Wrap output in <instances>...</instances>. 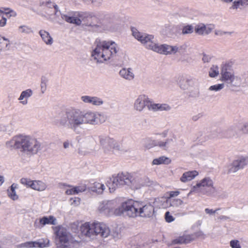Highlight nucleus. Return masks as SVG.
<instances>
[{"instance_id":"36","label":"nucleus","mask_w":248,"mask_h":248,"mask_svg":"<svg viewBox=\"0 0 248 248\" xmlns=\"http://www.w3.org/2000/svg\"><path fill=\"white\" fill-rule=\"evenodd\" d=\"M168 202L170 203V206L171 207H178L183 204V202L179 199H172L168 198Z\"/></svg>"},{"instance_id":"47","label":"nucleus","mask_w":248,"mask_h":248,"mask_svg":"<svg viewBox=\"0 0 248 248\" xmlns=\"http://www.w3.org/2000/svg\"><path fill=\"white\" fill-rule=\"evenodd\" d=\"M102 0H91V4L95 7H99L102 4Z\"/></svg>"},{"instance_id":"12","label":"nucleus","mask_w":248,"mask_h":248,"mask_svg":"<svg viewBox=\"0 0 248 248\" xmlns=\"http://www.w3.org/2000/svg\"><path fill=\"white\" fill-rule=\"evenodd\" d=\"M117 202L114 200L103 201L100 202L98 206V210L101 213L107 216H116L117 210Z\"/></svg>"},{"instance_id":"59","label":"nucleus","mask_w":248,"mask_h":248,"mask_svg":"<svg viewBox=\"0 0 248 248\" xmlns=\"http://www.w3.org/2000/svg\"><path fill=\"white\" fill-rule=\"evenodd\" d=\"M158 146H159L160 147L162 148H163L165 150H167V148H166V144H165V142H163V141H159L158 142L157 144Z\"/></svg>"},{"instance_id":"3","label":"nucleus","mask_w":248,"mask_h":248,"mask_svg":"<svg viewBox=\"0 0 248 248\" xmlns=\"http://www.w3.org/2000/svg\"><path fill=\"white\" fill-rule=\"evenodd\" d=\"M132 34L134 37L143 44L147 49L155 52L169 55L175 54L179 50V48L176 46H171L166 44L158 45L155 42L153 35L140 32L136 29L132 30Z\"/></svg>"},{"instance_id":"60","label":"nucleus","mask_w":248,"mask_h":248,"mask_svg":"<svg viewBox=\"0 0 248 248\" xmlns=\"http://www.w3.org/2000/svg\"><path fill=\"white\" fill-rule=\"evenodd\" d=\"M41 86L42 92V93H44L46 90V83L45 82H44V81H42Z\"/></svg>"},{"instance_id":"50","label":"nucleus","mask_w":248,"mask_h":248,"mask_svg":"<svg viewBox=\"0 0 248 248\" xmlns=\"http://www.w3.org/2000/svg\"><path fill=\"white\" fill-rule=\"evenodd\" d=\"M76 192L75 187H72L71 188L67 189L65 192L67 195H75L77 194Z\"/></svg>"},{"instance_id":"9","label":"nucleus","mask_w":248,"mask_h":248,"mask_svg":"<svg viewBox=\"0 0 248 248\" xmlns=\"http://www.w3.org/2000/svg\"><path fill=\"white\" fill-rule=\"evenodd\" d=\"M139 202L130 200L123 202L122 205L117 207L116 216L124 214L130 217L139 216Z\"/></svg>"},{"instance_id":"48","label":"nucleus","mask_w":248,"mask_h":248,"mask_svg":"<svg viewBox=\"0 0 248 248\" xmlns=\"http://www.w3.org/2000/svg\"><path fill=\"white\" fill-rule=\"evenodd\" d=\"M165 219H166V221L168 222H170L173 221V220H174V217L170 215L169 212H167L165 213Z\"/></svg>"},{"instance_id":"41","label":"nucleus","mask_w":248,"mask_h":248,"mask_svg":"<svg viewBox=\"0 0 248 248\" xmlns=\"http://www.w3.org/2000/svg\"><path fill=\"white\" fill-rule=\"evenodd\" d=\"M232 31H224L220 30H217L215 31V34L217 36H222L224 35H231Z\"/></svg>"},{"instance_id":"21","label":"nucleus","mask_w":248,"mask_h":248,"mask_svg":"<svg viewBox=\"0 0 248 248\" xmlns=\"http://www.w3.org/2000/svg\"><path fill=\"white\" fill-rule=\"evenodd\" d=\"M32 91L31 89H27L22 92L18 98V100L20 101V103L23 105H27L28 103V99L32 95Z\"/></svg>"},{"instance_id":"35","label":"nucleus","mask_w":248,"mask_h":248,"mask_svg":"<svg viewBox=\"0 0 248 248\" xmlns=\"http://www.w3.org/2000/svg\"><path fill=\"white\" fill-rule=\"evenodd\" d=\"M18 31L19 33L24 34H28L33 32V30L31 27L25 25L19 26Z\"/></svg>"},{"instance_id":"33","label":"nucleus","mask_w":248,"mask_h":248,"mask_svg":"<svg viewBox=\"0 0 248 248\" xmlns=\"http://www.w3.org/2000/svg\"><path fill=\"white\" fill-rule=\"evenodd\" d=\"M17 185L14 183L11 185L10 189L7 190L8 196L14 201L17 200L18 199V196L15 191Z\"/></svg>"},{"instance_id":"26","label":"nucleus","mask_w":248,"mask_h":248,"mask_svg":"<svg viewBox=\"0 0 248 248\" xmlns=\"http://www.w3.org/2000/svg\"><path fill=\"white\" fill-rule=\"evenodd\" d=\"M198 174V172L195 170L187 171L183 173L180 178V180L183 183H186L194 179Z\"/></svg>"},{"instance_id":"1","label":"nucleus","mask_w":248,"mask_h":248,"mask_svg":"<svg viewBox=\"0 0 248 248\" xmlns=\"http://www.w3.org/2000/svg\"><path fill=\"white\" fill-rule=\"evenodd\" d=\"M58 121L61 125L78 132L84 125H96L102 123L104 119L103 116L97 112L71 110L62 113Z\"/></svg>"},{"instance_id":"46","label":"nucleus","mask_w":248,"mask_h":248,"mask_svg":"<svg viewBox=\"0 0 248 248\" xmlns=\"http://www.w3.org/2000/svg\"><path fill=\"white\" fill-rule=\"evenodd\" d=\"M80 199L79 198H71L70 199L71 204L75 206L78 205L80 203Z\"/></svg>"},{"instance_id":"52","label":"nucleus","mask_w":248,"mask_h":248,"mask_svg":"<svg viewBox=\"0 0 248 248\" xmlns=\"http://www.w3.org/2000/svg\"><path fill=\"white\" fill-rule=\"evenodd\" d=\"M46 5L50 8H51V7H53L55 10V13H56L58 11V6L56 5H54L53 3H52V2L50 1H48L46 2Z\"/></svg>"},{"instance_id":"25","label":"nucleus","mask_w":248,"mask_h":248,"mask_svg":"<svg viewBox=\"0 0 248 248\" xmlns=\"http://www.w3.org/2000/svg\"><path fill=\"white\" fill-rule=\"evenodd\" d=\"M119 73L122 78L126 80H131L134 78V74L131 68H123L120 70Z\"/></svg>"},{"instance_id":"55","label":"nucleus","mask_w":248,"mask_h":248,"mask_svg":"<svg viewBox=\"0 0 248 248\" xmlns=\"http://www.w3.org/2000/svg\"><path fill=\"white\" fill-rule=\"evenodd\" d=\"M7 19L3 16H2V18L0 20V27H3L6 25Z\"/></svg>"},{"instance_id":"31","label":"nucleus","mask_w":248,"mask_h":248,"mask_svg":"<svg viewBox=\"0 0 248 248\" xmlns=\"http://www.w3.org/2000/svg\"><path fill=\"white\" fill-rule=\"evenodd\" d=\"M170 160L164 156H161L158 158L154 159L152 163L153 165H159L161 164H169L170 163Z\"/></svg>"},{"instance_id":"61","label":"nucleus","mask_w":248,"mask_h":248,"mask_svg":"<svg viewBox=\"0 0 248 248\" xmlns=\"http://www.w3.org/2000/svg\"><path fill=\"white\" fill-rule=\"evenodd\" d=\"M111 19L110 15H105L104 16V20H103L104 24H107L108 23L107 21L108 19Z\"/></svg>"},{"instance_id":"57","label":"nucleus","mask_w":248,"mask_h":248,"mask_svg":"<svg viewBox=\"0 0 248 248\" xmlns=\"http://www.w3.org/2000/svg\"><path fill=\"white\" fill-rule=\"evenodd\" d=\"M179 194V192L176 191H171L170 193V197L169 198H171L177 196Z\"/></svg>"},{"instance_id":"62","label":"nucleus","mask_w":248,"mask_h":248,"mask_svg":"<svg viewBox=\"0 0 248 248\" xmlns=\"http://www.w3.org/2000/svg\"><path fill=\"white\" fill-rule=\"evenodd\" d=\"M10 9L9 8H0V14H5L6 15H7L9 14V12H5V11H8Z\"/></svg>"},{"instance_id":"37","label":"nucleus","mask_w":248,"mask_h":248,"mask_svg":"<svg viewBox=\"0 0 248 248\" xmlns=\"http://www.w3.org/2000/svg\"><path fill=\"white\" fill-rule=\"evenodd\" d=\"M93 191H95L98 194H101L105 189V186L103 184L99 183H96L94 184V186L93 187Z\"/></svg>"},{"instance_id":"11","label":"nucleus","mask_w":248,"mask_h":248,"mask_svg":"<svg viewBox=\"0 0 248 248\" xmlns=\"http://www.w3.org/2000/svg\"><path fill=\"white\" fill-rule=\"evenodd\" d=\"M221 80L234 86H237L241 83V78L235 76L234 72L228 65H224L221 71Z\"/></svg>"},{"instance_id":"8","label":"nucleus","mask_w":248,"mask_h":248,"mask_svg":"<svg viewBox=\"0 0 248 248\" xmlns=\"http://www.w3.org/2000/svg\"><path fill=\"white\" fill-rule=\"evenodd\" d=\"M191 191L207 196H213L216 193L217 189L212 180L209 177H205L194 186L191 188Z\"/></svg>"},{"instance_id":"42","label":"nucleus","mask_w":248,"mask_h":248,"mask_svg":"<svg viewBox=\"0 0 248 248\" xmlns=\"http://www.w3.org/2000/svg\"><path fill=\"white\" fill-rule=\"evenodd\" d=\"M232 248H241L240 242L237 240H232L230 243Z\"/></svg>"},{"instance_id":"16","label":"nucleus","mask_w":248,"mask_h":248,"mask_svg":"<svg viewBox=\"0 0 248 248\" xmlns=\"http://www.w3.org/2000/svg\"><path fill=\"white\" fill-rule=\"evenodd\" d=\"M138 212L140 217H150L154 213V208L150 204H144L143 202H139Z\"/></svg>"},{"instance_id":"43","label":"nucleus","mask_w":248,"mask_h":248,"mask_svg":"<svg viewBox=\"0 0 248 248\" xmlns=\"http://www.w3.org/2000/svg\"><path fill=\"white\" fill-rule=\"evenodd\" d=\"M240 130L244 134H248V122L244 123L240 128Z\"/></svg>"},{"instance_id":"19","label":"nucleus","mask_w":248,"mask_h":248,"mask_svg":"<svg viewBox=\"0 0 248 248\" xmlns=\"http://www.w3.org/2000/svg\"><path fill=\"white\" fill-rule=\"evenodd\" d=\"M212 28L206 26L203 23H200L195 27V31L196 33L200 35H207L212 31Z\"/></svg>"},{"instance_id":"54","label":"nucleus","mask_w":248,"mask_h":248,"mask_svg":"<svg viewBox=\"0 0 248 248\" xmlns=\"http://www.w3.org/2000/svg\"><path fill=\"white\" fill-rule=\"evenodd\" d=\"M218 210H219V209H217L215 210H213V209L206 208L205 209V212L207 214L212 215H214V214H215L217 212V211Z\"/></svg>"},{"instance_id":"49","label":"nucleus","mask_w":248,"mask_h":248,"mask_svg":"<svg viewBox=\"0 0 248 248\" xmlns=\"http://www.w3.org/2000/svg\"><path fill=\"white\" fill-rule=\"evenodd\" d=\"M132 248H143L145 247L144 243L140 242V243H133L132 245Z\"/></svg>"},{"instance_id":"15","label":"nucleus","mask_w":248,"mask_h":248,"mask_svg":"<svg viewBox=\"0 0 248 248\" xmlns=\"http://www.w3.org/2000/svg\"><path fill=\"white\" fill-rule=\"evenodd\" d=\"M56 239L61 243L66 244L71 238L70 233L66 228L62 226H57L54 228Z\"/></svg>"},{"instance_id":"64","label":"nucleus","mask_w":248,"mask_h":248,"mask_svg":"<svg viewBox=\"0 0 248 248\" xmlns=\"http://www.w3.org/2000/svg\"><path fill=\"white\" fill-rule=\"evenodd\" d=\"M57 248H70L67 245H62L60 246L57 247Z\"/></svg>"},{"instance_id":"6","label":"nucleus","mask_w":248,"mask_h":248,"mask_svg":"<svg viewBox=\"0 0 248 248\" xmlns=\"http://www.w3.org/2000/svg\"><path fill=\"white\" fill-rule=\"evenodd\" d=\"M81 231L83 234L91 239L105 238L109 236L110 229L106 224L103 222H86L81 227Z\"/></svg>"},{"instance_id":"51","label":"nucleus","mask_w":248,"mask_h":248,"mask_svg":"<svg viewBox=\"0 0 248 248\" xmlns=\"http://www.w3.org/2000/svg\"><path fill=\"white\" fill-rule=\"evenodd\" d=\"M143 183H144V186H149L152 184V181H151L149 178L146 176L143 177Z\"/></svg>"},{"instance_id":"44","label":"nucleus","mask_w":248,"mask_h":248,"mask_svg":"<svg viewBox=\"0 0 248 248\" xmlns=\"http://www.w3.org/2000/svg\"><path fill=\"white\" fill-rule=\"evenodd\" d=\"M174 142L173 138L167 139L165 141L167 149L173 146V143Z\"/></svg>"},{"instance_id":"7","label":"nucleus","mask_w":248,"mask_h":248,"mask_svg":"<svg viewBox=\"0 0 248 248\" xmlns=\"http://www.w3.org/2000/svg\"><path fill=\"white\" fill-rule=\"evenodd\" d=\"M179 87L183 90L188 91L189 96L197 97L200 95V81L195 78L181 76L177 80Z\"/></svg>"},{"instance_id":"29","label":"nucleus","mask_w":248,"mask_h":248,"mask_svg":"<svg viewBox=\"0 0 248 248\" xmlns=\"http://www.w3.org/2000/svg\"><path fill=\"white\" fill-rule=\"evenodd\" d=\"M62 18L65 21L70 23L75 24L76 25H79L81 23V21L79 18L75 16H71L66 15H62Z\"/></svg>"},{"instance_id":"39","label":"nucleus","mask_w":248,"mask_h":248,"mask_svg":"<svg viewBox=\"0 0 248 248\" xmlns=\"http://www.w3.org/2000/svg\"><path fill=\"white\" fill-rule=\"evenodd\" d=\"M193 31V28L192 25H186L183 28L182 34H186L192 33Z\"/></svg>"},{"instance_id":"4","label":"nucleus","mask_w":248,"mask_h":248,"mask_svg":"<svg viewBox=\"0 0 248 248\" xmlns=\"http://www.w3.org/2000/svg\"><path fill=\"white\" fill-rule=\"evenodd\" d=\"M95 46L92 56L97 62H103L110 60L116 56L118 51L116 44L112 41L96 40Z\"/></svg>"},{"instance_id":"17","label":"nucleus","mask_w":248,"mask_h":248,"mask_svg":"<svg viewBox=\"0 0 248 248\" xmlns=\"http://www.w3.org/2000/svg\"><path fill=\"white\" fill-rule=\"evenodd\" d=\"M81 100L85 103H89L94 106H100L103 103L101 99L95 96H82L81 97Z\"/></svg>"},{"instance_id":"18","label":"nucleus","mask_w":248,"mask_h":248,"mask_svg":"<svg viewBox=\"0 0 248 248\" xmlns=\"http://www.w3.org/2000/svg\"><path fill=\"white\" fill-rule=\"evenodd\" d=\"M29 248H44L49 246V240L47 239H41L38 242H29L25 244Z\"/></svg>"},{"instance_id":"38","label":"nucleus","mask_w":248,"mask_h":248,"mask_svg":"<svg viewBox=\"0 0 248 248\" xmlns=\"http://www.w3.org/2000/svg\"><path fill=\"white\" fill-rule=\"evenodd\" d=\"M225 87L224 83H220L211 86L209 88L208 90L210 91H214L217 92L220 91Z\"/></svg>"},{"instance_id":"28","label":"nucleus","mask_w":248,"mask_h":248,"mask_svg":"<svg viewBox=\"0 0 248 248\" xmlns=\"http://www.w3.org/2000/svg\"><path fill=\"white\" fill-rule=\"evenodd\" d=\"M31 188L34 190L43 191L46 188V185L41 181H33Z\"/></svg>"},{"instance_id":"20","label":"nucleus","mask_w":248,"mask_h":248,"mask_svg":"<svg viewBox=\"0 0 248 248\" xmlns=\"http://www.w3.org/2000/svg\"><path fill=\"white\" fill-rule=\"evenodd\" d=\"M151 110L157 111H169L171 109L170 106L167 104L155 103L152 102Z\"/></svg>"},{"instance_id":"32","label":"nucleus","mask_w":248,"mask_h":248,"mask_svg":"<svg viewBox=\"0 0 248 248\" xmlns=\"http://www.w3.org/2000/svg\"><path fill=\"white\" fill-rule=\"evenodd\" d=\"M248 5V0H234L230 7V10H236L239 8L240 6Z\"/></svg>"},{"instance_id":"63","label":"nucleus","mask_w":248,"mask_h":248,"mask_svg":"<svg viewBox=\"0 0 248 248\" xmlns=\"http://www.w3.org/2000/svg\"><path fill=\"white\" fill-rule=\"evenodd\" d=\"M70 145L71 144L69 143L68 141H66L63 143V147L65 149L68 148L70 147Z\"/></svg>"},{"instance_id":"56","label":"nucleus","mask_w":248,"mask_h":248,"mask_svg":"<svg viewBox=\"0 0 248 248\" xmlns=\"http://www.w3.org/2000/svg\"><path fill=\"white\" fill-rule=\"evenodd\" d=\"M169 207H170V203L168 202V198L164 201H163V203L161 205V208H166Z\"/></svg>"},{"instance_id":"40","label":"nucleus","mask_w":248,"mask_h":248,"mask_svg":"<svg viewBox=\"0 0 248 248\" xmlns=\"http://www.w3.org/2000/svg\"><path fill=\"white\" fill-rule=\"evenodd\" d=\"M33 181L29 179L26 178H22L20 179V183L28 187H30L31 188L32 183Z\"/></svg>"},{"instance_id":"34","label":"nucleus","mask_w":248,"mask_h":248,"mask_svg":"<svg viewBox=\"0 0 248 248\" xmlns=\"http://www.w3.org/2000/svg\"><path fill=\"white\" fill-rule=\"evenodd\" d=\"M209 76L210 78H216L219 74V68L217 65L213 64L209 68L208 71Z\"/></svg>"},{"instance_id":"53","label":"nucleus","mask_w":248,"mask_h":248,"mask_svg":"<svg viewBox=\"0 0 248 248\" xmlns=\"http://www.w3.org/2000/svg\"><path fill=\"white\" fill-rule=\"evenodd\" d=\"M211 59V57L206 54H203L202 58V60L203 62H209Z\"/></svg>"},{"instance_id":"27","label":"nucleus","mask_w":248,"mask_h":248,"mask_svg":"<svg viewBox=\"0 0 248 248\" xmlns=\"http://www.w3.org/2000/svg\"><path fill=\"white\" fill-rule=\"evenodd\" d=\"M10 45L9 39L0 35V54L8 50Z\"/></svg>"},{"instance_id":"5","label":"nucleus","mask_w":248,"mask_h":248,"mask_svg":"<svg viewBox=\"0 0 248 248\" xmlns=\"http://www.w3.org/2000/svg\"><path fill=\"white\" fill-rule=\"evenodd\" d=\"M7 145L18 149L25 154H36L40 149V144L35 139L27 136H18L14 137L7 142Z\"/></svg>"},{"instance_id":"23","label":"nucleus","mask_w":248,"mask_h":248,"mask_svg":"<svg viewBox=\"0 0 248 248\" xmlns=\"http://www.w3.org/2000/svg\"><path fill=\"white\" fill-rule=\"evenodd\" d=\"M131 183L130 184L135 188L139 189L141 186H144V183H143V177L137 176L133 178L131 175Z\"/></svg>"},{"instance_id":"24","label":"nucleus","mask_w":248,"mask_h":248,"mask_svg":"<svg viewBox=\"0 0 248 248\" xmlns=\"http://www.w3.org/2000/svg\"><path fill=\"white\" fill-rule=\"evenodd\" d=\"M193 239L189 235H184L180 236L172 240V242L174 244H186L192 241Z\"/></svg>"},{"instance_id":"14","label":"nucleus","mask_w":248,"mask_h":248,"mask_svg":"<svg viewBox=\"0 0 248 248\" xmlns=\"http://www.w3.org/2000/svg\"><path fill=\"white\" fill-rule=\"evenodd\" d=\"M248 165V156L241 157L232 161L229 165L228 172L235 173Z\"/></svg>"},{"instance_id":"58","label":"nucleus","mask_w":248,"mask_h":248,"mask_svg":"<svg viewBox=\"0 0 248 248\" xmlns=\"http://www.w3.org/2000/svg\"><path fill=\"white\" fill-rule=\"evenodd\" d=\"M202 117V115L200 113L197 114L192 116V120L193 121H197Z\"/></svg>"},{"instance_id":"22","label":"nucleus","mask_w":248,"mask_h":248,"mask_svg":"<svg viewBox=\"0 0 248 248\" xmlns=\"http://www.w3.org/2000/svg\"><path fill=\"white\" fill-rule=\"evenodd\" d=\"M39 223L42 226L47 224L54 225L57 224V219L52 216L44 217L42 218H40Z\"/></svg>"},{"instance_id":"2","label":"nucleus","mask_w":248,"mask_h":248,"mask_svg":"<svg viewBox=\"0 0 248 248\" xmlns=\"http://www.w3.org/2000/svg\"><path fill=\"white\" fill-rule=\"evenodd\" d=\"M100 146L97 145L95 138L92 135H87L80 138L78 140V153L82 156L89 154L95 155L99 152L101 147L105 153L112 150H118L119 148L117 142L113 139L106 135L98 136Z\"/></svg>"},{"instance_id":"10","label":"nucleus","mask_w":248,"mask_h":248,"mask_svg":"<svg viewBox=\"0 0 248 248\" xmlns=\"http://www.w3.org/2000/svg\"><path fill=\"white\" fill-rule=\"evenodd\" d=\"M131 175L127 173H120L117 174L116 176H113L107 182V185L108 187L110 193L114 192L119 186L124 185H129L131 183Z\"/></svg>"},{"instance_id":"30","label":"nucleus","mask_w":248,"mask_h":248,"mask_svg":"<svg viewBox=\"0 0 248 248\" xmlns=\"http://www.w3.org/2000/svg\"><path fill=\"white\" fill-rule=\"evenodd\" d=\"M39 34L42 37V40L47 45H51L53 43L52 38L50 36L49 33L45 30H41Z\"/></svg>"},{"instance_id":"13","label":"nucleus","mask_w":248,"mask_h":248,"mask_svg":"<svg viewBox=\"0 0 248 248\" xmlns=\"http://www.w3.org/2000/svg\"><path fill=\"white\" fill-rule=\"evenodd\" d=\"M152 102L145 95H140L135 101L134 108L137 111L141 112L146 107L149 110H151Z\"/></svg>"},{"instance_id":"45","label":"nucleus","mask_w":248,"mask_h":248,"mask_svg":"<svg viewBox=\"0 0 248 248\" xmlns=\"http://www.w3.org/2000/svg\"><path fill=\"white\" fill-rule=\"evenodd\" d=\"M75 188L76 192V193L77 194L80 192H82L85 191L86 189V186L85 185H83L79 186H75Z\"/></svg>"}]
</instances>
